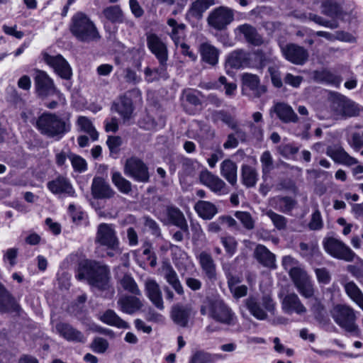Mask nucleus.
Segmentation results:
<instances>
[{"mask_svg": "<svg viewBox=\"0 0 363 363\" xmlns=\"http://www.w3.org/2000/svg\"><path fill=\"white\" fill-rule=\"evenodd\" d=\"M273 111L277 114V117L284 123H296L298 117L294 112L293 108L288 104L284 103H277L273 108Z\"/></svg>", "mask_w": 363, "mask_h": 363, "instance_id": "obj_30", "label": "nucleus"}, {"mask_svg": "<svg viewBox=\"0 0 363 363\" xmlns=\"http://www.w3.org/2000/svg\"><path fill=\"white\" fill-rule=\"evenodd\" d=\"M220 242L223 244L227 255L230 257L234 255L238 247V242L235 238L233 236L221 237Z\"/></svg>", "mask_w": 363, "mask_h": 363, "instance_id": "obj_47", "label": "nucleus"}, {"mask_svg": "<svg viewBox=\"0 0 363 363\" xmlns=\"http://www.w3.org/2000/svg\"><path fill=\"white\" fill-rule=\"evenodd\" d=\"M100 320L111 326L118 328L128 329L130 328L129 324L121 318L116 313L111 309L106 311L101 316Z\"/></svg>", "mask_w": 363, "mask_h": 363, "instance_id": "obj_35", "label": "nucleus"}, {"mask_svg": "<svg viewBox=\"0 0 363 363\" xmlns=\"http://www.w3.org/2000/svg\"><path fill=\"white\" fill-rule=\"evenodd\" d=\"M147 45L159 62H167L168 50L167 45L155 33L147 34Z\"/></svg>", "mask_w": 363, "mask_h": 363, "instance_id": "obj_18", "label": "nucleus"}, {"mask_svg": "<svg viewBox=\"0 0 363 363\" xmlns=\"http://www.w3.org/2000/svg\"><path fill=\"white\" fill-rule=\"evenodd\" d=\"M242 91H250L257 98L260 97L267 91L265 86L260 84V80L257 75L245 73L242 76Z\"/></svg>", "mask_w": 363, "mask_h": 363, "instance_id": "obj_21", "label": "nucleus"}, {"mask_svg": "<svg viewBox=\"0 0 363 363\" xmlns=\"http://www.w3.org/2000/svg\"><path fill=\"white\" fill-rule=\"evenodd\" d=\"M281 308L287 314L295 313L298 315H303L307 312L306 308L302 303L298 295L294 292L289 293L283 296Z\"/></svg>", "mask_w": 363, "mask_h": 363, "instance_id": "obj_19", "label": "nucleus"}, {"mask_svg": "<svg viewBox=\"0 0 363 363\" xmlns=\"http://www.w3.org/2000/svg\"><path fill=\"white\" fill-rule=\"evenodd\" d=\"M216 4V0H193L188 9L187 18L201 19L203 13Z\"/></svg>", "mask_w": 363, "mask_h": 363, "instance_id": "obj_29", "label": "nucleus"}, {"mask_svg": "<svg viewBox=\"0 0 363 363\" xmlns=\"http://www.w3.org/2000/svg\"><path fill=\"white\" fill-rule=\"evenodd\" d=\"M118 305L120 310L127 314H133L143 306V303L138 298L127 295L118 299Z\"/></svg>", "mask_w": 363, "mask_h": 363, "instance_id": "obj_31", "label": "nucleus"}, {"mask_svg": "<svg viewBox=\"0 0 363 363\" xmlns=\"http://www.w3.org/2000/svg\"><path fill=\"white\" fill-rule=\"evenodd\" d=\"M331 316L334 321L346 332L357 335L358 325L356 324L355 312L350 306L337 304L331 311Z\"/></svg>", "mask_w": 363, "mask_h": 363, "instance_id": "obj_5", "label": "nucleus"}, {"mask_svg": "<svg viewBox=\"0 0 363 363\" xmlns=\"http://www.w3.org/2000/svg\"><path fill=\"white\" fill-rule=\"evenodd\" d=\"M72 155V152L67 150V151L62 150H55V160L56 164L60 167H63L66 166V161L69 159V155Z\"/></svg>", "mask_w": 363, "mask_h": 363, "instance_id": "obj_58", "label": "nucleus"}, {"mask_svg": "<svg viewBox=\"0 0 363 363\" xmlns=\"http://www.w3.org/2000/svg\"><path fill=\"white\" fill-rule=\"evenodd\" d=\"M185 28L186 26L184 23H179V26L172 28L169 35L177 47H179V44L181 43V38L184 34Z\"/></svg>", "mask_w": 363, "mask_h": 363, "instance_id": "obj_57", "label": "nucleus"}, {"mask_svg": "<svg viewBox=\"0 0 363 363\" xmlns=\"http://www.w3.org/2000/svg\"><path fill=\"white\" fill-rule=\"evenodd\" d=\"M76 278L86 280L88 284L100 291L111 288V271L109 267L101 262L86 259L79 264Z\"/></svg>", "mask_w": 363, "mask_h": 363, "instance_id": "obj_1", "label": "nucleus"}, {"mask_svg": "<svg viewBox=\"0 0 363 363\" xmlns=\"http://www.w3.org/2000/svg\"><path fill=\"white\" fill-rule=\"evenodd\" d=\"M323 226V223L321 217L320 212L316 209L311 216V221L308 223V227L312 230H320Z\"/></svg>", "mask_w": 363, "mask_h": 363, "instance_id": "obj_56", "label": "nucleus"}, {"mask_svg": "<svg viewBox=\"0 0 363 363\" xmlns=\"http://www.w3.org/2000/svg\"><path fill=\"white\" fill-rule=\"evenodd\" d=\"M194 208L199 216L205 220L212 219L218 213L216 206L213 203L206 201H199L195 204Z\"/></svg>", "mask_w": 363, "mask_h": 363, "instance_id": "obj_37", "label": "nucleus"}, {"mask_svg": "<svg viewBox=\"0 0 363 363\" xmlns=\"http://www.w3.org/2000/svg\"><path fill=\"white\" fill-rule=\"evenodd\" d=\"M159 63L160 66L157 68L151 69L147 67L145 69L144 74L147 82L152 83L160 79H167V62Z\"/></svg>", "mask_w": 363, "mask_h": 363, "instance_id": "obj_34", "label": "nucleus"}, {"mask_svg": "<svg viewBox=\"0 0 363 363\" xmlns=\"http://www.w3.org/2000/svg\"><path fill=\"white\" fill-rule=\"evenodd\" d=\"M191 311V306L177 303L172 307L170 317L178 326L186 328L189 325Z\"/></svg>", "mask_w": 363, "mask_h": 363, "instance_id": "obj_20", "label": "nucleus"}, {"mask_svg": "<svg viewBox=\"0 0 363 363\" xmlns=\"http://www.w3.org/2000/svg\"><path fill=\"white\" fill-rule=\"evenodd\" d=\"M254 257L263 267L276 269V257L264 245H257L254 250Z\"/></svg>", "mask_w": 363, "mask_h": 363, "instance_id": "obj_25", "label": "nucleus"}, {"mask_svg": "<svg viewBox=\"0 0 363 363\" xmlns=\"http://www.w3.org/2000/svg\"><path fill=\"white\" fill-rule=\"evenodd\" d=\"M278 152L284 157H289L298 152V148L291 144H282L277 147Z\"/></svg>", "mask_w": 363, "mask_h": 363, "instance_id": "obj_60", "label": "nucleus"}, {"mask_svg": "<svg viewBox=\"0 0 363 363\" xmlns=\"http://www.w3.org/2000/svg\"><path fill=\"white\" fill-rule=\"evenodd\" d=\"M147 295L151 302L160 310L164 309V303L162 297V291L159 284L155 280L148 279L145 283Z\"/></svg>", "mask_w": 363, "mask_h": 363, "instance_id": "obj_27", "label": "nucleus"}, {"mask_svg": "<svg viewBox=\"0 0 363 363\" xmlns=\"http://www.w3.org/2000/svg\"><path fill=\"white\" fill-rule=\"evenodd\" d=\"M69 30L79 42L91 43L101 38L95 23L83 12H77L71 18Z\"/></svg>", "mask_w": 363, "mask_h": 363, "instance_id": "obj_2", "label": "nucleus"}, {"mask_svg": "<svg viewBox=\"0 0 363 363\" xmlns=\"http://www.w3.org/2000/svg\"><path fill=\"white\" fill-rule=\"evenodd\" d=\"M280 49L284 58L294 65H303L308 60V50L296 44L280 45Z\"/></svg>", "mask_w": 363, "mask_h": 363, "instance_id": "obj_13", "label": "nucleus"}, {"mask_svg": "<svg viewBox=\"0 0 363 363\" xmlns=\"http://www.w3.org/2000/svg\"><path fill=\"white\" fill-rule=\"evenodd\" d=\"M36 126L43 135L56 140L61 139L71 129L69 118L50 113H45L38 117Z\"/></svg>", "mask_w": 363, "mask_h": 363, "instance_id": "obj_3", "label": "nucleus"}, {"mask_svg": "<svg viewBox=\"0 0 363 363\" xmlns=\"http://www.w3.org/2000/svg\"><path fill=\"white\" fill-rule=\"evenodd\" d=\"M210 315L216 321L227 325H233L235 323L234 313L222 301H216L212 303Z\"/></svg>", "mask_w": 363, "mask_h": 363, "instance_id": "obj_15", "label": "nucleus"}, {"mask_svg": "<svg viewBox=\"0 0 363 363\" xmlns=\"http://www.w3.org/2000/svg\"><path fill=\"white\" fill-rule=\"evenodd\" d=\"M330 109L332 116L336 120L357 116L363 111L359 104L341 94L331 97Z\"/></svg>", "mask_w": 363, "mask_h": 363, "instance_id": "obj_4", "label": "nucleus"}, {"mask_svg": "<svg viewBox=\"0 0 363 363\" xmlns=\"http://www.w3.org/2000/svg\"><path fill=\"white\" fill-rule=\"evenodd\" d=\"M112 109L116 111L125 121L130 118L133 106L130 98L125 95L121 96L112 106Z\"/></svg>", "mask_w": 363, "mask_h": 363, "instance_id": "obj_28", "label": "nucleus"}, {"mask_svg": "<svg viewBox=\"0 0 363 363\" xmlns=\"http://www.w3.org/2000/svg\"><path fill=\"white\" fill-rule=\"evenodd\" d=\"M55 331L61 337L70 342L83 344L86 341L84 334L68 323L62 321L57 323L55 325Z\"/></svg>", "mask_w": 363, "mask_h": 363, "instance_id": "obj_16", "label": "nucleus"}, {"mask_svg": "<svg viewBox=\"0 0 363 363\" xmlns=\"http://www.w3.org/2000/svg\"><path fill=\"white\" fill-rule=\"evenodd\" d=\"M326 155L331 157L336 163L348 167L356 165L352 169L354 175L363 173V166L359 164V161L356 158L350 156L342 147L329 146L327 147Z\"/></svg>", "mask_w": 363, "mask_h": 363, "instance_id": "obj_10", "label": "nucleus"}, {"mask_svg": "<svg viewBox=\"0 0 363 363\" xmlns=\"http://www.w3.org/2000/svg\"><path fill=\"white\" fill-rule=\"evenodd\" d=\"M162 272L167 282L172 287L175 292L182 296L184 294V290L178 275L172 266L167 262L163 263Z\"/></svg>", "mask_w": 363, "mask_h": 363, "instance_id": "obj_24", "label": "nucleus"}, {"mask_svg": "<svg viewBox=\"0 0 363 363\" xmlns=\"http://www.w3.org/2000/svg\"><path fill=\"white\" fill-rule=\"evenodd\" d=\"M125 174L134 179L140 182H147L149 172L147 165L143 161L136 157L128 159L124 167Z\"/></svg>", "mask_w": 363, "mask_h": 363, "instance_id": "obj_14", "label": "nucleus"}, {"mask_svg": "<svg viewBox=\"0 0 363 363\" xmlns=\"http://www.w3.org/2000/svg\"><path fill=\"white\" fill-rule=\"evenodd\" d=\"M106 145L111 152L116 153L118 152L119 147L122 145V138L117 135L108 136Z\"/></svg>", "mask_w": 363, "mask_h": 363, "instance_id": "obj_59", "label": "nucleus"}, {"mask_svg": "<svg viewBox=\"0 0 363 363\" xmlns=\"http://www.w3.org/2000/svg\"><path fill=\"white\" fill-rule=\"evenodd\" d=\"M44 62L52 69L53 72L61 79L69 80L72 79V69L67 60L60 54L52 55L46 52L42 53Z\"/></svg>", "mask_w": 363, "mask_h": 363, "instance_id": "obj_8", "label": "nucleus"}, {"mask_svg": "<svg viewBox=\"0 0 363 363\" xmlns=\"http://www.w3.org/2000/svg\"><path fill=\"white\" fill-rule=\"evenodd\" d=\"M223 151L220 148H217L210 155V157L207 159V163L211 168H214L216 165V163L223 159Z\"/></svg>", "mask_w": 363, "mask_h": 363, "instance_id": "obj_64", "label": "nucleus"}, {"mask_svg": "<svg viewBox=\"0 0 363 363\" xmlns=\"http://www.w3.org/2000/svg\"><path fill=\"white\" fill-rule=\"evenodd\" d=\"M215 361V357L209 353L199 351L194 353L189 363H210Z\"/></svg>", "mask_w": 363, "mask_h": 363, "instance_id": "obj_49", "label": "nucleus"}, {"mask_svg": "<svg viewBox=\"0 0 363 363\" xmlns=\"http://www.w3.org/2000/svg\"><path fill=\"white\" fill-rule=\"evenodd\" d=\"M93 195L96 198H109L113 196V191L106 183H92Z\"/></svg>", "mask_w": 363, "mask_h": 363, "instance_id": "obj_45", "label": "nucleus"}, {"mask_svg": "<svg viewBox=\"0 0 363 363\" xmlns=\"http://www.w3.org/2000/svg\"><path fill=\"white\" fill-rule=\"evenodd\" d=\"M199 51L201 60L210 65L214 66L218 63L219 50L213 45L204 43L200 45Z\"/></svg>", "mask_w": 363, "mask_h": 363, "instance_id": "obj_33", "label": "nucleus"}, {"mask_svg": "<svg viewBox=\"0 0 363 363\" xmlns=\"http://www.w3.org/2000/svg\"><path fill=\"white\" fill-rule=\"evenodd\" d=\"M235 217L240 220L244 227L247 230H252L255 227V221L248 212L238 211L235 214Z\"/></svg>", "mask_w": 363, "mask_h": 363, "instance_id": "obj_53", "label": "nucleus"}, {"mask_svg": "<svg viewBox=\"0 0 363 363\" xmlns=\"http://www.w3.org/2000/svg\"><path fill=\"white\" fill-rule=\"evenodd\" d=\"M214 121H220L225 124H226L229 128H235V123L237 122L234 118L228 113L220 111L215 113Z\"/></svg>", "mask_w": 363, "mask_h": 363, "instance_id": "obj_51", "label": "nucleus"}, {"mask_svg": "<svg viewBox=\"0 0 363 363\" xmlns=\"http://www.w3.org/2000/svg\"><path fill=\"white\" fill-rule=\"evenodd\" d=\"M95 242L104 247H113L120 244L113 226L107 223H101L98 226Z\"/></svg>", "mask_w": 363, "mask_h": 363, "instance_id": "obj_17", "label": "nucleus"}, {"mask_svg": "<svg viewBox=\"0 0 363 363\" xmlns=\"http://www.w3.org/2000/svg\"><path fill=\"white\" fill-rule=\"evenodd\" d=\"M103 15L113 23H121L124 21V16L120 6H110L103 10Z\"/></svg>", "mask_w": 363, "mask_h": 363, "instance_id": "obj_39", "label": "nucleus"}, {"mask_svg": "<svg viewBox=\"0 0 363 363\" xmlns=\"http://www.w3.org/2000/svg\"><path fill=\"white\" fill-rule=\"evenodd\" d=\"M77 125L79 130L89 134L93 141L98 140L99 133L89 118L86 116H79L77 118Z\"/></svg>", "mask_w": 363, "mask_h": 363, "instance_id": "obj_38", "label": "nucleus"}, {"mask_svg": "<svg viewBox=\"0 0 363 363\" xmlns=\"http://www.w3.org/2000/svg\"><path fill=\"white\" fill-rule=\"evenodd\" d=\"M273 85L277 88H281L283 85L281 74L277 67L272 66L268 68Z\"/></svg>", "mask_w": 363, "mask_h": 363, "instance_id": "obj_61", "label": "nucleus"}, {"mask_svg": "<svg viewBox=\"0 0 363 363\" xmlns=\"http://www.w3.org/2000/svg\"><path fill=\"white\" fill-rule=\"evenodd\" d=\"M255 60L259 62L260 68H263L267 65L273 62L270 55H267L262 50H257L255 52Z\"/></svg>", "mask_w": 363, "mask_h": 363, "instance_id": "obj_63", "label": "nucleus"}, {"mask_svg": "<svg viewBox=\"0 0 363 363\" xmlns=\"http://www.w3.org/2000/svg\"><path fill=\"white\" fill-rule=\"evenodd\" d=\"M315 275L319 283L328 284L330 283L331 276L326 268H317L315 269Z\"/></svg>", "mask_w": 363, "mask_h": 363, "instance_id": "obj_62", "label": "nucleus"}, {"mask_svg": "<svg viewBox=\"0 0 363 363\" xmlns=\"http://www.w3.org/2000/svg\"><path fill=\"white\" fill-rule=\"evenodd\" d=\"M221 175L228 182H236L237 179V166L234 162L227 159L220 164Z\"/></svg>", "mask_w": 363, "mask_h": 363, "instance_id": "obj_40", "label": "nucleus"}, {"mask_svg": "<svg viewBox=\"0 0 363 363\" xmlns=\"http://www.w3.org/2000/svg\"><path fill=\"white\" fill-rule=\"evenodd\" d=\"M250 55L243 50H236L230 52L225 61L226 67L239 69L250 65Z\"/></svg>", "mask_w": 363, "mask_h": 363, "instance_id": "obj_26", "label": "nucleus"}, {"mask_svg": "<svg viewBox=\"0 0 363 363\" xmlns=\"http://www.w3.org/2000/svg\"><path fill=\"white\" fill-rule=\"evenodd\" d=\"M322 13L329 17L336 18L342 14V9L335 0H325L322 3Z\"/></svg>", "mask_w": 363, "mask_h": 363, "instance_id": "obj_42", "label": "nucleus"}, {"mask_svg": "<svg viewBox=\"0 0 363 363\" xmlns=\"http://www.w3.org/2000/svg\"><path fill=\"white\" fill-rule=\"evenodd\" d=\"M323 245L325 250L335 258L352 262L355 257V253L348 246L335 238H325Z\"/></svg>", "mask_w": 363, "mask_h": 363, "instance_id": "obj_9", "label": "nucleus"}, {"mask_svg": "<svg viewBox=\"0 0 363 363\" xmlns=\"http://www.w3.org/2000/svg\"><path fill=\"white\" fill-rule=\"evenodd\" d=\"M122 288L135 296L140 295L141 292L134 279L129 274H125L120 280Z\"/></svg>", "mask_w": 363, "mask_h": 363, "instance_id": "obj_44", "label": "nucleus"}, {"mask_svg": "<svg viewBox=\"0 0 363 363\" xmlns=\"http://www.w3.org/2000/svg\"><path fill=\"white\" fill-rule=\"evenodd\" d=\"M21 307L15 298L0 282V313L18 312Z\"/></svg>", "mask_w": 363, "mask_h": 363, "instance_id": "obj_23", "label": "nucleus"}, {"mask_svg": "<svg viewBox=\"0 0 363 363\" xmlns=\"http://www.w3.org/2000/svg\"><path fill=\"white\" fill-rule=\"evenodd\" d=\"M196 258L205 277L210 281H215L217 278L216 266L211 255L206 251H202Z\"/></svg>", "mask_w": 363, "mask_h": 363, "instance_id": "obj_22", "label": "nucleus"}, {"mask_svg": "<svg viewBox=\"0 0 363 363\" xmlns=\"http://www.w3.org/2000/svg\"><path fill=\"white\" fill-rule=\"evenodd\" d=\"M347 294L363 310V294L352 281L345 285Z\"/></svg>", "mask_w": 363, "mask_h": 363, "instance_id": "obj_41", "label": "nucleus"}, {"mask_svg": "<svg viewBox=\"0 0 363 363\" xmlns=\"http://www.w3.org/2000/svg\"><path fill=\"white\" fill-rule=\"evenodd\" d=\"M291 279L298 292L306 298H311L314 296L313 284L306 273L301 268L291 269Z\"/></svg>", "mask_w": 363, "mask_h": 363, "instance_id": "obj_11", "label": "nucleus"}, {"mask_svg": "<svg viewBox=\"0 0 363 363\" xmlns=\"http://www.w3.org/2000/svg\"><path fill=\"white\" fill-rule=\"evenodd\" d=\"M69 160L74 171L83 172L86 169V162L79 155L72 153L69 155Z\"/></svg>", "mask_w": 363, "mask_h": 363, "instance_id": "obj_52", "label": "nucleus"}, {"mask_svg": "<svg viewBox=\"0 0 363 363\" xmlns=\"http://www.w3.org/2000/svg\"><path fill=\"white\" fill-rule=\"evenodd\" d=\"M167 213L172 224L180 228L183 231L189 233V228L183 213L176 207H168Z\"/></svg>", "mask_w": 363, "mask_h": 363, "instance_id": "obj_36", "label": "nucleus"}, {"mask_svg": "<svg viewBox=\"0 0 363 363\" xmlns=\"http://www.w3.org/2000/svg\"><path fill=\"white\" fill-rule=\"evenodd\" d=\"M48 187L55 194L73 196L74 194L70 183H48Z\"/></svg>", "mask_w": 363, "mask_h": 363, "instance_id": "obj_43", "label": "nucleus"}, {"mask_svg": "<svg viewBox=\"0 0 363 363\" xmlns=\"http://www.w3.org/2000/svg\"><path fill=\"white\" fill-rule=\"evenodd\" d=\"M245 306L250 314L259 320H267V313L274 314L275 303L269 294L262 296L261 302L255 297H249L245 301Z\"/></svg>", "mask_w": 363, "mask_h": 363, "instance_id": "obj_6", "label": "nucleus"}, {"mask_svg": "<svg viewBox=\"0 0 363 363\" xmlns=\"http://www.w3.org/2000/svg\"><path fill=\"white\" fill-rule=\"evenodd\" d=\"M242 176L243 182H256L258 174L254 167L249 165H243L242 167Z\"/></svg>", "mask_w": 363, "mask_h": 363, "instance_id": "obj_54", "label": "nucleus"}, {"mask_svg": "<svg viewBox=\"0 0 363 363\" xmlns=\"http://www.w3.org/2000/svg\"><path fill=\"white\" fill-rule=\"evenodd\" d=\"M108 342L100 337H95L90 345L91 349L96 353L103 354L108 348Z\"/></svg>", "mask_w": 363, "mask_h": 363, "instance_id": "obj_50", "label": "nucleus"}, {"mask_svg": "<svg viewBox=\"0 0 363 363\" xmlns=\"http://www.w3.org/2000/svg\"><path fill=\"white\" fill-rule=\"evenodd\" d=\"M34 72L35 89L38 96L47 97L50 95L57 94L60 99L62 98V94L55 86L53 79L45 71L35 69Z\"/></svg>", "mask_w": 363, "mask_h": 363, "instance_id": "obj_7", "label": "nucleus"}, {"mask_svg": "<svg viewBox=\"0 0 363 363\" xmlns=\"http://www.w3.org/2000/svg\"><path fill=\"white\" fill-rule=\"evenodd\" d=\"M296 201L290 197H281L279 199V211L283 213L290 212L296 206Z\"/></svg>", "mask_w": 363, "mask_h": 363, "instance_id": "obj_55", "label": "nucleus"}, {"mask_svg": "<svg viewBox=\"0 0 363 363\" xmlns=\"http://www.w3.org/2000/svg\"><path fill=\"white\" fill-rule=\"evenodd\" d=\"M260 162L264 174L269 173L274 169V161L269 151L266 150L262 154Z\"/></svg>", "mask_w": 363, "mask_h": 363, "instance_id": "obj_48", "label": "nucleus"}, {"mask_svg": "<svg viewBox=\"0 0 363 363\" xmlns=\"http://www.w3.org/2000/svg\"><path fill=\"white\" fill-rule=\"evenodd\" d=\"M234 18V13L232 9L220 6L213 9L207 18L208 24L216 30H221L225 29Z\"/></svg>", "mask_w": 363, "mask_h": 363, "instance_id": "obj_12", "label": "nucleus"}, {"mask_svg": "<svg viewBox=\"0 0 363 363\" xmlns=\"http://www.w3.org/2000/svg\"><path fill=\"white\" fill-rule=\"evenodd\" d=\"M237 30L244 35L247 43L253 45L259 46L264 43L262 37L257 33L256 28L250 24L240 25L237 28Z\"/></svg>", "mask_w": 363, "mask_h": 363, "instance_id": "obj_32", "label": "nucleus"}, {"mask_svg": "<svg viewBox=\"0 0 363 363\" xmlns=\"http://www.w3.org/2000/svg\"><path fill=\"white\" fill-rule=\"evenodd\" d=\"M266 215L271 219L273 223L274 227L279 230H282L286 228L287 219L272 210H269L266 212Z\"/></svg>", "mask_w": 363, "mask_h": 363, "instance_id": "obj_46", "label": "nucleus"}]
</instances>
